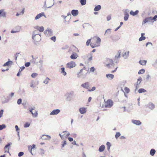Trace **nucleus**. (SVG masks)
<instances>
[{
  "label": "nucleus",
  "instance_id": "nucleus-55",
  "mask_svg": "<svg viewBox=\"0 0 157 157\" xmlns=\"http://www.w3.org/2000/svg\"><path fill=\"white\" fill-rule=\"evenodd\" d=\"M69 20L67 21L66 19H64L63 21V22H64V24L66 25H68L69 24Z\"/></svg>",
  "mask_w": 157,
  "mask_h": 157
},
{
  "label": "nucleus",
  "instance_id": "nucleus-60",
  "mask_svg": "<svg viewBox=\"0 0 157 157\" xmlns=\"http://www.w3.org/2000/svg\"><path fill=\"white\" fill-rule=\"evenodd\" d=\"M22 102V100L21 98L18 99L17 101V103L18 105L20 104Z\"/></svg>",
  "mask_w": 157,
  "mask_h": 157
},
{
  "label": "nucleus",
  "instance_id": "nucleus-2",
  "mask_svg": "<svg viewBox=\"0 0 157 157\" xmlns=\"http://www.w3.org/2000/svg\"><path fill=\"white\" fill-rule=\"evenodd\" d=\"M94 38L97 39L96 43L94 44L92 43H91L90 44V45L92 48H94L95 47H98L100 45L101 39L98 37H96Z\"/></svg>",
  "mask_w": 157,
  "mask_h": 157
},
{
  "label": "nucleus",
  "instance_id": "nucleus-39",
  "mask_svg": "<svg viewBox=\"0 0 157 157\" xmlns=\"http://www.w3.org/2000/svg\"><path fill=\"white\" fill-rule=\"evenodd\" d=\"M35 145L34 144H33L32 146H29L28 147V149L29 150V148H30V153L31 154L33 155V153L32 152V150L33 149L35 148Z\"/></svg>",
  "mask_w": 157,
  "mask_h": 157
},
{
  "label": "nucleus",
  "instance_id": "nucleus-46",
  "mask_svg": "<svg viewBox=\"0 0 157 157\" xmlns=\"http://www.w3.org/2000/svg\"><path fill=\"white\" fill-rule=\"evenodd\" d=\"M121 136V133L119 132H117L115 135V137L116 139L117 138Z\"/></svg>",
  "mask_w": 157,
  "mask_h": 157
},
{
  "label": "nucleus",
  "instance_id": "nucleus-4",
  "mask_svg": "<svg viewBox=\"0 0 157 157\" xmlns=\"http://www.w3.org/2000/svg\"><path fill=\"white\" fill-rule=\"evenodd\" d=\"M44 33L47 36H52L53 35L52 30L49 28H48L44 32Z\"/></svg>",
  "mask_w": 157,
  "mask_h": 157
},
{
  "label": "nucleus",
  "instance_id": "nucleus-9",
  "mask_svg": "<svg viewBox=\"0 0 157 157\" xmlns=\"http://www.w3.org/2000/svg\"><path fill=\"white\" fill-rule=\"evenodd\" d=\"M29 111L31 113L33 117L36 118L37 117V112L36 111L34 110L33 108H32L29 110Z\"/></svg>",
  "mask_w": 157,
  "mask_h": 157
},
{
  "label": "nucleus",
  "instance_id": "nucleus-58",
  "mask_svg": "<svg viewBox=\"0 0 157 157\" xmlns=\"http://www.w3.org/2000/svg\"><path fill=\"white\" fill-rule=\"evenodd\" d=\"M24 154V153L23 152H20L18 154V156L19 157H21V156H22V155H23Z\"/></svg>",
  "mask_w": 157,
  "mask_h": 157
},
{
  "label": "nucleus",
  "instance_id": "nucleus-57",
  "mask_svg": "<svg viewBox=\"0 0 157 157\" xmlns=\"http://www.w3.org/2000/svg\"><path fill=\"white\" fill-rule=\"evenodd\" d=\"M91 40V39H88L86 42V45L87 46H89L90 44V42Z\"/></svg>",
  "mask_w": 157,
  "mask_h": 157
},
{
  "label": "nucleus",
  "instance_id": "nucleus-54",
  "mask_svg": "<svg viewBox=\"0 0 157 157\" xmlns=\"http://www.w3.org/2000/svg\"><path fill=\"white\" fill-rule=\"evenodd\" d=\"M30 124L29 123H26L24 125V127L25 128H28L30 126Z\"/></svg>",
  "mask_w": 157,
  "mask_h": 157
},
{
  "label": "nucleus",
  "instance_id": "nucleus-50",
  "mask_svg": "<svg viewBox=\"0 0 157 157\" xmlns=\"http://www.w3.org/2000/svg\"><path fill=\"white\" fill-rule=\"evenodd\" d=\"M145 39H146V37L145 36H141L139 38V41H141L142 40H145Z\"/></svg>",
  "mask_w": 157,
  "mask_h": 157
},
{
  "label": "nucleus",
  "instance_id": "nucleus-48",
  "mask_svg": "<svg viewBox=\"0 0 157 157\" xmlns=\"http://www.w3.org/2000/svg\"><path fill=\"white\" fill-rule=\"evenodd\" d=\"M66 144H67V143L65 140H64L63 141V142L61 144L62 149H63V147H64V146L65 145H66Z\"/></svg>",
  "mask_w": 157,
  "mask_h": 157
},
{
  "label": "nucleus",
  "instance_id": "nucleus-35",
  "mask_svg": "<svg viewBox=\"0 0 157 157\" xmlns=\"http://www.w3.org/2000/svg\"><path fill=\"white\" fill-rule=\"evenodd\" d=\"M13 63V62L11 61H9L5 63L3 65V67H6L7 66H8L10 64H12Z\"/></svg>",
  "mask_w": 157,
  "mask_h": 157
},
{
  "label": "nucleus",
  "instance_id": "nucleus-62",
  "mask_svg": "<svg viewBox=\"0 0 157 157\" xmlns=\"http://www.w3.org/2000/svg\"><path fill=\"white\" fill-rule=\"evenodd\" d=\"M50 39L54 42H55L56 40V37L55 36H53L52 37H51L50 38Z\"/></svg>",
  "mask_w": 157,
  "mask_h": 157
},
{
  "label": "nucleus",
  "instance_id": "nucleus-15",
  "mask_svg": "<svg viewBox=\"0 0 157 157\" xmlns=\"http://www.w3.org/2000/svg\"><path fill=\"white\" fill-rule=\"evenodd\" d=\"M6 17V13L4 11V10H0V17Z\"/></svg>",
  "mask_w": 157,
  "mask_h": 157
},
{
  "label": "nucleus",
  "instance_id": "nucleus-44",
  "mask_svg": "<svg viewBox=\"0 0 157 157\" xmlns=\"http://www.w3.org/2000/svg\"><path fill=\"white\" fill-rule=\"evenodd\" d=\"M146 90L143 88L140 89L138 90V92L139 93H144L146 92Z\"/></svg>",
  "mask_w": 157,
  "mask_h": 157
},
{
  "label": "nucleus",
  "instance_id": "nucleus-51",
  "mask_svg": "<svg viewBox=\"0 0 157 157\" xmlns=\"http://www.w3.org/2000/svg\"><path fill=\"white\" fill-rule=\"evenodd\" d=\"M121 52L120 51H119L118 52L117 54L116 55L115 57L116 58H119L120 57L121 55Z\"/></svg>",
  "mask_w": 157,
  "mask_h": 157
},
{
  "label": "nucleus",
  "instance_id": "nucleus-52",
  "mask_svg": "<svg viewBox=\"0 0 157 157\" xmlns=\"http://www.w3.org/2000/svg\"><path fill=\"white\" fill-rule=\"evenodd\" d=\"M37 74L36 73H33L31 75V76L32 78H35L37 76Z\"/></svg>",
  "mask_w": 157,
  "mask_h": 157
},
{
  "label": "nucleus",
  "instance_id": "nucleus-34",
  "mask_svg": "<svg viewBox=\"0 0 157 157\" xmlns=\"http://www.w3.org/2000/svg\"><path fill=\"white\" fill-rule=\"evenodd\" d=\"M61 73L64 76H66L67 75V73L65 71V68L64 67H62L61 68Z\"/></svg>",
  "mask_w": 157,
  "mask_h": 157
},
{
  "label": "nucleus",
  "instance_id": "nucleus-17",
  "mask_svg": "<svg viewBox=\"0 0 157 157\" xmlns=\"http://www.w3.org/2000/svg\"><path fill=\"white\" fill-rule=\"evenodd\" d=\"M79 110V112L81 114H84L86 112V109L84 107H81L80 108Z\"/></svg>",
  "mask_w": 157,
  "mask_h": 157
},
{
  "label": "nucleus",
  "instance_id": "nucleus-3",
  "mask_svg": "<svg viewBox=\"0 0 157 157\" xmlns=\"http://www.w3.org/2000/svg\"><path fill=\"white\" fill-rule=\"evenodd\" d=\"M85 69L86 67H84L83 68L81 69L79 72H78L77 74L78 77L82 78H84L86 77V74L83 73V70Z\"/></svg>",
  "mask_w": 157,
  "mask_h": 157
},
{
  "label": "nucleus",
  "instance_id": "nucleus-16",
  "mask_svg": "<svg viewBox=\"0 0 157 157\" xmlns=\"http://www.w3.org/2000/svg\"><path fill=\"white\" fill-rule=\"evenodd\" d=\"M129 52L128 51L125 52H123L122 54V57L124 59H128L129 55Z\"/></svg>",
  "mask_w": 157,
  "mask_h": 157
},
{
  "label": "nucleus",
  "instance_id": "nucleus-6",
  "mask_svg": "<svg viewBox=\"0 0 157 157\" xmlns=\"http://www.w3.org/2000/svg\"><path fill=\"white\" fill-rule=\"evenodd\" d=\"M75 63L73 61H71L67 63L66 64V67L68 68H72L76 66Z\"/></svg>",
  "mask_w": 157,
  "mask_h": 157
},
{
  "label": "nucleus",
  "instance_id": "nucleus-13",
  "mask_svg": "<svg viewBox=\"0 0 157 157\" xmlns=\"http://www.w3.org/2000/svg\"><path fill=\"white\" fill-rule=\"evenodd\" d=\"M42 16H44L46 17L44 13V12H42L39 14H38L35 17V19L36 20H37L40 19L41 17Z\"/></svg>",
  "mask_w": 157,
  "mask_h": 157
},
{
  "label": "nucleus",
  "instance_id": "nucleus-40",
  "mask_svg": "<svg viewBox=\"0 0 157 157\" xmlns=\"http://www.w3.org/2000/svg\"><path fill=\"white\" fill-rule=\"evenodd\" d=\"M80 3L81 5L84 6L86 4V0H80Z\"/></svg>",
  "mask_w": 157,
  "mask_h": 157
},
{
  "label": "nucleus",
  "instance_id": "nucleus-24",
  "mask_svg": "<svg viewBox=\"0 0 157 157\" xmlns=\"http://www.w3.org/2000/svg\"><path fill=\"white\" fill-rule=\"evenodd\" d=\"M139 11L138 10H136L135 12H133L132 10H131L130 12V14L133 16H135L137 15L139 13Z\"/></svg>",
  "mask_w": 157,
  "mask_h": 157
},
{
  "label": "nucleus",
  "instance_id": "nucleus-5",
  "mask_svg": "<svg viewBox=\"0 0 157 157\" xmlns=\"http://www.w3.org/2000/svg\"><path fill=\"white\" fill-rule=\"evenodd\" d=\"M73 94V92L67 93L65 95L66 100L68 101H71L72 98Z\"/></svg>",
  "mask_w": 157,
  "mask_h": 157
},
{
  "label": "nucleus",
  "instance_id": "nucleus-26",
  "mask_svg": "<svg viewBox=\"0 0 157 157\" xmlns=\"http://www.w3.org/2000/svg\"><path fill=\"white\" fill-rule=\"evenodd\" d=\"M78 56L77 54L76 53L74 52L71 56L70 58L72 59H75Z\"/></svg>",
  "mask_w": 157,
  "mask_h": 157
},
{
  "label": "nucleus",
  "instance_id": "nucleus-42",
  "mask_svg": "<svg viewBox=\"0 0 157 157\" xmlns=\"http://www.w3.org/2000/svg\"><path fill=\"white\" fill-rule=\"evenodd\" d=\"M35 84V82L34 81H31L30 82V87L32 88L35 87L36 86L34 85Z\"/></svg>",
  "mask_w": 157,
  "mask_h": 157
},
{
  "label": "nucleus",
  "instance_id": "nucleus-37",
  "mask_svg": "<svg viewBox=\"0 0 157 157\" xmlns=\"http://www.w3.org/2000/svg\"><path fill=\"white\" fill-rule=\"evenodd\" d=\"M17 30L14 31V30H12L11 31V33H18V32H19L20 30L21 27L20 26H18V27H17Z\"/></svg>",
  "mask_w": 157,
  "mask_h": 157
},
{
  "label": "nucleus",
  "instance_id": "nucleus-36",
  "mask_svg": "<svg viewBox=\"0 0 157 157\" xmlns=\"http://www.w3.org/2000/svg\"><path fill=\"white\" fill-rule=\"evenodd\" d=\"M45 151L43 149L41 148L40 150V154L42 156H44V155L45 153Z\"/></svg>",
  "mask_w": 157,
  "mask_h": 157
},
{
  "label": "nucleus",
  "instance_id": "nucleus-25",
  "mask_svg": "<svg viewBox=\"0 0 157 157\" xmlns=\"http://www.w3.org/2000/svg\"><path fill=\"white\" fill-rule=\"evenodd\" d=\"M106 78L109 80H111L114 77V75L112 74H106Z\"/></svg>",
  "mask_w": 157,
  "mask_h": 157
},
{
  "label": "nucleus",
  "instance_id": "nucleus-47",
  "mask_svg": "<svg viewBox=\"0 0 157 157\" xmlns=\"http://www.w3.org/2000/svg\"><path fill=\"white\" fill-rule=\"evenodd\" d=\"M111 29H107V30H106L105 31V32L104 34V35H105L106 34V33L110 34L111 33Z\"/></svg>",
  "mask_w": 157,
  "mask_h": 157
},
{
  "label": "nucleus",
  "instance_id": "nucleus-38",
  "mask_svg": "<svg viewBox=\"0 0 157 157\" xmlns=\"http://www.w3.org/2000/svg\"><path fill=\"white\" fill-rule=\"evenodd\" d=\"M50 80V79L48 78V77H46L45 79L44 80V81L43 82L46 84H48L49 81Z\"/></svg>",
  "mask_w": 157,
  "mask_h": 157
},
{
  "label": "nucleus",
  "instance_id": "nucleus-14",
  "mask_svg": "<svg viewBox=\"0 0 157 157\" xmlns=\"http://www.w3.org/2000/svg\"><path fill=\"white\" fill-rule=\"evenodd\" d=\"M132 122L133 124H136V125H139L141 124V122L139 120H132Z\"/></svg>",
  "mask_w": 157,
  "mask_h": 157
},
{
  "label": "nucleus",
  "instance_id": "nucleus-8",
  "mask_svg": "<svg viewBox=\"0 0 157 157\" xmlns=\"http://www.w3.org/2000/svg\"><path fill=\"white\" fill-rule=\"evenodd\" d=\"M129 12V10L126 9L125 10L124 13V20L125 21H127L129 15L128 13Z\"/></svg>",
  "mask_w": 157,
  "mask_h": 157
},
{
  "label": "nucleus",
  "instance_id": "nucleus-21",
  "mask_svg": "<svg viewBox=\"0 0 157 157\" xmlns=\"http://www.w3.org/2000/svg\"><path fill=\"white\" fill-rule=\"evenodd\" d=\"M51 138V137L49 135H43L41 137V139L42 140H49Z\"/></svg>",
  "mask_w": 157,
  "mask_h": 157
},
{
  "label": "nucleus",
  "instance_id": "nucleus-59",
  "mask_svg": "<svg viewBox=\"0 0 157 157\" xmlns=\"http://www.w3.org/2000/svg\"><path fill=\"white\" fill-rule=\"evenodd\" d=\"M15 128L16 129V130L17 131V132H19V131L20 130V128H18L17 125H16L15 126Z\"/></svg>",
  "mask_w": 157,
  "mask_h": 157
},
{
  "label": "nucleus",
  "instance_id": "nucleus-30",
  "mask_svg": "<svg viewBox=\"0 0 157 157\" xmlns=\"http://www.w3.org/2000/svg\"><path fill=\"white\" fill-rule=\"evenodd\" d=\"M105 149V146L104 145H102L99 147L98 151L100 152H103Z\"/></svg>",
  "mask_w": 157,
  "mask_h": 157
},
{
  "label": "nucleus",
  "instance_id": "nucleus-49",
  "mask_svg": "<svg viewBox=\"0 0 157 157\" xmlns=\"http://www.w3.org/2000/svg\"><path fill=\"white\" fill-rule=\"evenodd\" d=\"M6 126L4 124H2V125H0V130H1L3 128H6Z\"/></svg>",
  "mask_w": 157,
  "mask_h": 157
},
{
  "label": "nucleus",
  "instance_id": "nucleus-43",
  "mask_svg": "<svg viewBox=\"0 0 157 157\" xmlns=\"http://www.w3.org/2000/svg\"><path fill=\"white\" fill-rule=\"evenodd\" d=\"M106 145L107 146V150L108 151H109L110 147L111 146V143L109 142H107L106 143Z\"/></svg>",
  "mask_w": 157,
  "mask_h": 157
},
{
  "label": "nucleus",
  "instance_id": "nucleus-33",
  "mask_svg": "<svg viewBox=\"0 0 157 157\" xmlns=\"http://www.w3.org/2000/svg\"><path fill=\"white\" fill-rule=\"evenodd\" d=\"M155 152H156V151L155 149H151L150 150V154L151 155L153 156L154 155Z\"/></svg>",
  "mask_w": 157,
  "mask_h": 157
},
{
  "label": "nucleus",
  "instance_id": "nucleus-32",
  "mask_svg": "<svg viewBox=\"0 0 157 157\" xmlns=\"http://www.w3.org/2000/svg\"><path fill=\"white\" fill-rule=\"evenodd\" d=\"M148 107L151 109H153L155 108L154 105L151 103H150L148 105Z\"/></svg>",
  "mask_w": 157,
  "mask_h": 157
},
{
  "label": "nucleus",
  "instance_id": "nucleus-7",
  "mask_svg": "<svg viewBox=\"0 0 157 157\" xmlns=\"http://www.w3.org/2000/svg\"><path fill=\"white\" fill-rule=\"evenodd\" d=\"M113 105V101L111 100H108L106 103L105 105V108H111Z\"/></svg>",
  "mask_w": 157,
  "mask_h": 157
},
{
  "label": "nucleus",
  "instance_id": "nucleus-20",
  "mask_svg": "<svg viewBox=\"0 0 157 157\" xmlns=\"http://www.w3.org/2000/svg\"><path fill=\"white\" fill-rule=\"evenodd\" d=\"M2 102L3 104L5 103L8 102L9 100L6 98L5 96H3L1 98Z\"/></svg>",
  "mask_w": 157,
  "mask_h": 157
},
{
  "label": "nucleus",
  "instance_id": "nucleus-23",
  "mask_svg": "<svg viewBox=\"0 0 157 157\" xmlns=\"http://www.w3.org/2000/svg\"><path fill=\"white\" fill-rule=\"evenodd\" d=\"M59 113V109L53 110L50 113V115H57Z\"/></svg>",
  "mask_w": 157,
  "mask_h": 157
},
{
  "label": "nucleus",
  "instance_id": "nucleus-19",
  "mask_svg": "<svg viewBox=\"0 0 157 157\" xmlns=\"http://www.w3.org/2000/svg\"><path fill=\"white\" fill-rule=\"evenodd\" d=\"M71 13L74 16H77L78 14V10H73L71 11Z\"/></svg>",
  "mask_w": 157,
  "mask_h": 157
},
{
  "label": "nucleus",
  "instance_id": "nucleus-27",
  "mask_svg": "<svg viewBox=\"0 0 157 157\" xmlns=\"http://www.w3.org/2000/svg\"><path fill=\"white\" fill-rule=\"evenodd\" d=\"M37 35H40L39 34V31L37 30H35L33 31V35H32V38L33 39H34L35 37V36Z\"/></svg>",
  "mask_w": 157,
  "mask_h": 157
},
{
  "label": "nucleus",
  "instance_id": "nucleus-18",
  "mask_svg": "<svg viewBox=\"0 0 157 157\" xmlns=\"http://www.w3.org/2000/svg\"><path fill=\"white\" fill-rule=\"evenodd\" d=\"M35 28L38 31L42 32L44 31V28L43 26L40 27L38 26H36L35 27Z\"/></svg>",
  "mask_w": 157,
  "mask_h": 157
},
{
  "label": "nucleus",
  "instance_id": "nucleus-28",
  "mask_svg": "<svg viewBox=\"0 0 157 157\" xmlns=\"http://www.w3.org/2000/svg\"><path fill=\"white\" fill-rule=\"evenodd\" d=\"M81 86L85 88L89 89V83L88 82H86L84 84H82Z\"/></svg>",
  "mask_w": 157,
  "mask_h": 157
},
{
  "label": "nucleus",
  "instance_id": "nucleus-63",
  "mask_svg": "<svg viewBox=\"0 0 157 157\" xmlns=\"http://www.w3.org/2000/svg\"><path fill=\"white\" fill-rule=\"evenodd\" d=\"M157 18V15H155L153 17H152V20H153L155 21H156Z\"/></svg>",
  "mask_w": 157,
  "mask_h": 157
},
{
  "label": "nucleus",
  "instance_id": "nucleus-64",
  "mask_svg": "<svg viewBox=\"0 0 157 157\" xmlns=\"http://www.w3.org/2000/svg\"><path fill=\"white\" fill-rule=\"evenodd\" d=\"M66 16H67V18L69 17V19H70L71 18V13H68L67 14V15Z\"/></svg>",
  "mask_w": 157,
  "mask_h": 157
},
{
  "label": "nucleus",
  "instance_id": "nucleus-29",
  "mask_svg": "<svg viewBox=\"0 0 157 157\" xmlns=\"http://www.w3.org/2000/svg\"><path fill=\"white\" fill-rule=\"evenodd\" d=\"M101 7L100 5H98L96 6L94 9V10L95 11H98L101 9Z\"/></svg>",
  "mask_w": 157,
  "mask_h": 157
},
{
  "label": "nucleus",
  "instance_id": "nucleus-22",
  "mask_svg": "<svg viewBox=\"0 0 157 157\" xmlns=\"http://www.w3.org/2000/svg\"><path fill=\"white\" fill-rule=\"evenodd\" d=\"M34 40L36 41H39L41 39V36L40 35H37L35 36L34 39H33Z\"/></svg>",
  "mask_w": 157,
  "mask_h": 157
},
{
  "label": "nucleus",
  "instance_id": "nucleus-1",
  "mask_svg": "<svg viewBox=\"0 0 157 157\" xmlns=\"http://www.w3.org/2000/svg\"><path fill=\"white\" fill-rule=\"evenodd\" d=\"M105 66L108 68H110L113 66L114 63L113 60L107 58L104 63Z\"/></svg>",
  "mask_w": 157,
  "mask_h": 157
},
{
  "label": "nucleus",
  "instance_id": "nucleus-11",
  "mask_svg": "<svg viewBox=\"0 0 157 157\" xmlns=\"http://www.w3.org/2000/svg\"><path fill=\"white\" fill-rule=\"evenodd\" d=\"M11 144V143H8L4 147L5 152L9 153L10 146Z\"/></svg>",
  "mask_w": 157,
  "mask_h": 157
},
{
  "label": "nucleus",
  "instance_id": "nucleus-12",
  "mask_svg": "<svg viewBox=\"0 0 157 157\" xmlns=\"http://www.w3.org/2000/svg\"><path fill=\"white\" fill-rule=\"evenodd\" d=\"M152 20V17H147L142 22V24H144L146 23L150 22Z\"/></svg>",
  "mask_w": 157,
  "mask_h": 157
},
{
  "label": "nucleus",
  "instance_id": "nucleus-45",
  "mask_svg": "<svg viewBox=\"0 0 157 157\" xmlns=\"http://www.w3.org/2000/svg\"><path fill=\"white\" fill-rule=\"evenodd\" d=\"M145 70L143 69H142L140 70L138 72V74L140 75L141 74H143L144 73Z\"/></svg>",
  "mask_w": 157,
  "mask_h": 157
},
{
  "label": "nucleus",
  "instance_id": "nucleus-56",
  "mask_svg": "<svg viewBox=\"0 0 157 157\" xmlns=\"http://www.w3.org/2000/svg\"><path fill=\"white\" fill-rule=\"evenodd\" d=\"M90 56V57L89 58V60L91 61L92 59V54H89L88 55V56Z\"/></svg>",
  "mask_w": 157,
  "mask_h": 157
},
{
  "label": "nucleus",
  "instance_id": "nucleus-41",
  "mask_svg": "<svg viewBox=\"0 0 157 157\" xmlns=\"http://www.w3.org/2000/svg\"><path fill=\"white\" fill-rule=\"evenodd\" d=\"M139 63L140 64L142 65H145L147 63L146 60H140Z\"/></svg>",
  "mask_w": 157,
  "mask_h": 157
},
{
  "label": "nucleus",
  "instance_id": "nucleus-53",
  "mask_svg": "<svg viewBox=\"0 0 157 157\" xmlns=\"http://www.w3.org/2000/svg\"><path fill=\"white\" fill-rule=\"evenodd\" d=\"M124 90L127 93H128L130 91L129 89L127 87H125L124 89Z\"/></svg>",
  "mask_w": 157,
  "mask_h": 157
},
{
  "label": "nucleus",
  "instance_id": "nucleus-31",
  "mask_svg": "<svg viewBox=\"0 0 157 157\" xmlns=\"http://www.w3.org/2000/svg\"><path fill=\"white\" fill-rule=\"evenodd\" d=\"M142 80V79L141 77L139 78L138 79L137 82V84H136V89H137L138 87H139V86L138 87V86H139Z\"/></svg>",
  "mask_w": 157,
  "mask_h": 157
},
{
  "label": "nucleus",
  "instance_id": "nucleus-61",
  "mask_svg": "<svg viewBox=\"0 0 157 157\" xmlns=\"http://www.w3.org/2000/svg\"><path fill=\"white\" fill-rule=\"evenodd\" d=\"M95 68L94 67H91L90 68V71L91 72H93L95 70Z\"/></svg>",
  "mask_w": 157,
  "mask_h": 157
},
{
  "label": "nucleus",
  "instance_id": "nucleus-10",
  "mask_svg": "<svg viewBox=\"0 0 157 157\" xmlns=\"http://www.w3.org/2000/svg\"><path fill=\"white\" fill-rule=\"evenodd\" d=\"M53 0H50L49 3H48L47 5L46 4V2H45L44 6L46 7L47 8H50L54 4L53 3Z\"/></svg>",
  "mask_w": 157,
  "mask_h": 157
}]
</instances>
